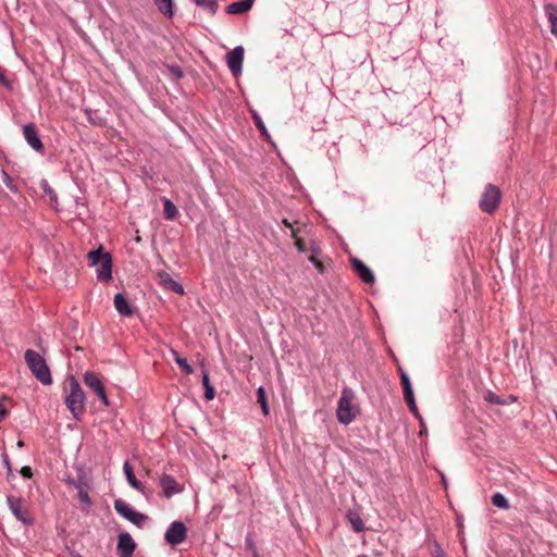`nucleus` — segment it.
I'll list each match as a JSON object with an SVG mask.
<instances>
[{
  "label": "nucleus",
  "instance_id": "46",
  "mask_svg": "<svg viewBox=\"0 0 557 557\" xmlns=\"http://www.w3.org/2000/svg\"><path fill=\"white\" fill-rule=\"evenodd\" d=\"M282 223H283L286 227H288V228H290V230H292V228H294V224H293V223H290L287 219H284V220L282 221Z\"/></svg>",
  "mask_w": 557,
  "mask_h": 557
},
{
  "label": "nucleus",
  "instance_id": "32",
  "mask_svg": "<svg viewBox=\"0 0 557 557\" xmlns=\"http://www.w3.org/2000/svg\"><path fill=\"white\" fill-rule=\"evenodd\" d=\"M7 400H9V398L5 396L0 398V422H2L9 414V410L4 405Z\"/></svg>",
  "mask_w": 557,
  "mask_h": 557
},
{
  "label": "nucleus",
  "instance_id": "40",
  "mask_svg": "<svg viewBox=\"0 0 557 557\" xmlns=\"http://www.w3.org/2000/svg\"><path fill=\"white\" fill-rule=\"evenodd\" d=\"M63 401H64V405L66 406V408L70 409L71 399H70V393L66 392V388H64Z\"/></svg>",
  "mask_w": 557,
  "mask_h": 557
},
{
  "label": "nucleus",
  "instance_id": "9",
  "mask_svg": "<svg viewBox=\"0 0 557 557\" xmlns=\"http://www.w3.org/2000/svg\"><path fill=\"white\" fill-rule=\"evenodd\" d=\"M244 52V48L242 46H237L226 54L227 66L235 77L242 74Z\"/></svg>",
  "mask_w": 557,
  "mask_h": 557
},
{
  "label": "nucleus",
  "instance_id": "14",
  "mask_svg": "<svg viewBox=\"0 0 557 557\" xmlns=\"http://www.w3.org/2000/svg\"><path fill=\"white\" fill-rule=\"evenodd\" d=\"M157 280L159 285L162 286L164 289L172 290L180 295L184 294L183 286L175 282L168 272L159 271L157 273Z\"/></svg>",
  "mask_w": 557,
  "mask_h": 557
},
{
  "label": "nucleus",
  "instance_id": "20",
  "mask_svg": "<svg viewBox=\"0 0 557 557\" xmlns=\"http://www.w3.org/2000/svg\"><path fill=\"white\" fill-rule=\"evenodd\" d=\"M544 10L552 25V33L557 37V5L549 3Z\"/></svg>",
  "mask_w": 557,
  "mask_h": 557
},
{
  "label": "nucleus",
  "instance_id": "37",
  "mask_svg": "<svg viewBox=\"0 0 557 557\" xmlns=\"http://www.w3.org/2000/svg\"><path fill=\"white\" fill-rule=\"evenodd\" d=\"M20 473L22 474L23 478L25 479H30L33 476V471H32V468L28 467V466H24L22 467V469L20 470Z\"/></svg>",
  "mask_w": 557,
  "mask_h": 557
},
{
  "label": "nucleus",
  "instance_id": "27",
  "mask_svg": "<svg viewBox=\"0 0 557 557\" xmlns=\"http://www.w3.org/2000/svg\"><path fill=\"white\" fill-rule=\"evenodd\" d=\"M404 399L407 404V406L409 407L410 411L417 417L420 419V422H421V425H423V421H422V418L421 416L419 414V411H418V407L416 405V401H414V395L413 393L409 394V395H404Z\"/></svg>",
  "mask_w": 557,
  "mask_h": 557
},
{
  "label": "nucleus",
  "instance_id": "3",
  "mask_svg": "<svg viewBox=\"0 0 557 557\" xmlns=\"http://www.w3.org/2000/svg\"><path fill=\"white\" fill-rule=\"evenodd\" d=\"M87 257L90 265H97L98 280L108 282L112 278V258L110 253L103 252L100 247L97 250L89 251Z\"/></svg>",
  "mask_w": 557,
  "mask_h": 557
},
{
  "label": "nucleus",
  "instance_id": "17",
  "mask_svg": "<svg viewBox=\"0 0 557 557\" xmlns=\"http://www.w3.org/2000/svg\"><path fill=\"white\" fill-rule=\"evenodd\" d=\"M253 2L255 0H240L232 2L225 8V11L227 14H243L251 9Z\"/></svg>",
  "mask_w": 557,
  "mask_h": 557
},
{
  "label": "nucleus",
  "instance_id": "2",
  "mask_svg": "<svg viewBox=\"0 0 557 557\" xmlns=\"http://www.w3.org/2000/svg\"><path fill=\"white\" fill-rule=\"evenodd\" d=\"M25 362L32 374L44 385L52 383L51 373L45 358L33 349H27L24 354Z\"/></svg>",
  "mask_w": 557,
  "mask_h": 557
},
{
  "label": "nucleus",
  "instance_id": "16",
  "mask_svg": "<svg viewBox=\"0 0 557 557\" xmlns=\"http://www.w3.org/2000/svg\"><path fill=\"white\" fill-rule=\"evenodd\" d=\"M114 307L116 311L125 317H131L134 313L133 306L125 299L122 294H116L114 296Z\"/></svg>",
  "mask_w": 557,
  "mask_h": 557
},
{
  "label": "nucleus",
  "instance_id": "28",
  "mask_svg": "<svg viewBox=\"0 0 557 557\" xmlns=\"http://www.w3.org/2000/svg\"><path fill=\"white\" fill-rule=\"evenodd\" d=\"M399 372H400V384L404 389V395H409V394L413 393L408 374L403 369H399Z\"/></svg>",
  "mask_w": 557,
  "mask_h": 557
},
{
  "label": "nucleus",
  "instance_id": "19",
  "mask_svg": "<svg viewBox=\"0 0 557 557\" xmlns=\"http://www.w3.org/2000/svg\"><path fill=\"white\" fill-rule=\"evenodd\" d=\"M123 470H124V473L126 475V479H127V482L129 483V485L133 486L137 491H143V484L140 483V481H138L136 479L133 468L128 461L124 462Z\"/></svg>",
  "mask_w": 557,
  "mask_h": 557
},
{
  "label": "nucleus",
  "instance_id": "15",
  "mask_svg": "<svg viewBox=\"0 0 557 557\" xmlns=\"http://www.w3.org/2000/svg\"><path fill=\"white\" fill-rule=\"evenodd\" d=\"M352 269L358 276L367 284L374 283V274L369 267H367L361 260L354 258L351 260Z\"/></svg>",
  "mask_w": 557,
  "mask_h": 557
},
{
  "label": "nucleus",
  "instance_id": "50",
  "mask_svg": "<svg viewBox=\"0 0 557 557\" xmlns=\"http://www.w3.org/2000/svg\"><path fill=\"white\" fill-rule=\"evenodd\" d=\"M253 557H258V555H257V554H255V556H253Z\"/></svg>",
  "mask_w": 557,
  "mask_h": 557
},
{
  "label": "nucleus",
  "instance_id": "11",
  "mask_svg": "<svg viewBox=\"0 0 557 557\" xmlns=\"http://www.w3.org/2000/svg\"><path fill=\"white\" fill-rule=\"evenodd\" d=\"M23 134L27 144L38 152L44 150V145L38 136V129L34 123L23 126Z\"/></svg>",
  "mask_w": 557,
  "mask_h": 557
},
{
  "label": "nucleus",
  "instance_id": "36",
  "mask_svg": "<svg viewBox=\"0 0 557 557\" xmlns=\"http://www.w3.org/2000/svg\"><path fill=\"white\" fill-rule=\"evenodd\" d=\"M59 529V532H58V536L61 537V541L64 545L65 548H69V545H67V535H66V531L65 529L63 528H58Z\"/></svg>",
  "mask_w": 557,
  "mask_h": 557
},
{
  "label": "nucleus",
  "instance_id": "18",
  "mask_svg": "<svg viewBox=\"0 0 557 557\" xmlns=\"http://www.w3.org/2000/svg\"><path fill=\"white\" fill-rule=\"evenodd\" d=\"M160 484L166 497H171L180 492L177 482L170 475H163L160 480Z\"/></svg>",
  "mask_w": 557,
  "mask_h": 557
},
{
  "label": "nucleus",
  "instance_id": "44",
  "mask_svg": "<svg viewBox=\"0 0 557 557\" xmlns=\"http://www.w3.org/2000/svg\"><path fill=\"white\" fill-rule=\"evenodd\" d=\"M314 267L315 269L320 272V273H323L325 268H324V264L321 260H319L318 262L314 263Z\"/></svg>",
  "mask_w": 557,
  "mask_h": 557
},
{
  "label": "nucleus",
  "instance_id": "41",
  "mask_svg": "<svg viewBox=\"0 0 557 557\" xmlns=\"http://www.w3.org/2000/svg\"><path fill=\"white\" fill-rule=\"evenodd\" d=\"M171 72L177 77L181 78L183 76L182 70L177 66H172Z\"/></svg>",
  "mask_w": 557,
  "mask_h": 557
},
{
  "label": "nucleus",
  "instance_id": "13",
  "mask_svg": "<svg viewBox=\"0 0 557 557\" xmlns=\"http://www.w3.org/2000/svg\"><path fill=\"white\" fill-rule=\"evenodd\" d=\"M85 395L79 384L72 377V414L77 416L84 408Z\"/></svg>",
  "mask_w": 557,
  "mask_h": 557
},
{
  "label": "nucleus",
  "instance_id": "45",
  "mask_svg": "<svg viewBox=\"0 0 557 557\" xmlns=\"http://www.w3.org/2000/svg\"><path fill=\"white\" fill-rule=\"evenodd\" d=\"M308 259L313 264L320 260L319 255H310Z\"/></svg>",
  "mask_w": 557,
  "mask_h": 557
},
{
  "label": "nucleus",
  "instance_id": "29",
  "mask_svg": "<svg viewBox=\"0 0 557 557\" xmlns=\"http://www.w3.org/2000/svg\"><path fill=\"white\" fill-rule=\"evenodd\" d=\"M197 5L202 7L210 11L211 14H214L218 10V2L215 0H194Z\"/></svg>",
  "mask_w": 557,
  "mask_h": 557
},
{
  "label": "nucleus",
  "instance_id": "1",
  "mask_svg": "<svg viewBox=\"0 0 557 557\" xmlns=\"http://www.w3.org/2000/svg\"><path fill=\"white\" fill-rule=\"evenodd\" d=\"M360 409L356 401V395L349 387L343 388L337 403L336 417L337 420L347 425L351 423L359 414Z\"/></svg>",
  "mask_w": 557,
  "mask_h": 557
},
{
  "label": "nucleus",
  "instance_id": "26",
  "mask_svg": "<svg viewBox=\"0 0 557 557\" xmlns=\"http://www.w3.org/2000/svg\"><path fill=\"white\" fill-rule=\"evenodd\" d=\"M492 504L499 508V509H504V510H507L509 509V503L507 500V498L500 494V493H495L493 496H492V499H491Z\"/></svg>",
  "mask_w": 557,
  "mask_h": 557
},
{
  "label": "nucleus",
  "instance_id": "12",
  "mask_svg": "<svg viewBox=\"0 0 557 557\" xmlns=\"http://www.w3.org/2000/svg\"><path fill=\"white\" fill-rule=\"evenodd\" d=\"M136 544L129 533H121L117 540V554L120 557H132Z\"/></svg>",
  "mask_w": 557,
  "mask_h": 557
},
{
  "label": "nucleus",
  "instance_id": "49",
  "mask_svg": "<svg viewBox=\"0 0 557 557\" xmlns=\"http://www.w3.org/2000/svg\"><path fill=\"white\" fill-rule=\"evenodd\" d=\"M75 557H82V556H81V555H77V556H75Z\"/></svg>",
  "mask_w": 557,
  "mask_h": 557
},
{
  "label": "nucleus",
  "instance_id": "39",
  "mask_svg": "<svg viewBox=\"0 0 557 557\" xmlns=\"http://www.w3.org/2000/svg\"><path fill=\"white\" fill-rule=\"evenodd\" d=\"M202 385L205 388L208 386H211L210 381H209V374L207 371H203V373H202Z\"/></svg>",
  "mask_w": 557,
  "mask_h": 557
},
{
  "label": "nucleus",
  "instance_id": "22",
  "mask_svg": "<svg viewBox=\"0 0 557 557\" xmlns=\"http://www.w3.org/2000/svg\"><path fill=\"white\" fill-rule=\"evenodd\" d=\"M163 214L166 220H174L178 214L177 208L175 205L168 198H163Z\"/></svg>",
  "mask_w": 557,
  "mask_h": 557
},
{
  "label": "nucleus",
  "instance_id": "38",
  "mask_svg": "<svg viewBox=\"0 0 557 557\" xmlns=\"http://www.w3.org/2000/svg\"><path fill=\"white\" fill-rule=\"evenodd\" d=\"M214 396H215V391L212 385L205 388V398L206 399L211 400L214 398Z\"/></svg>",
  "mask_w": 557,
  "mask_h": 557
},
{
  "label": "nucleus",
  "instance_id": "34",
  "mask_svg": "<svg viewBox=\"0 0 557 557\" xmlns=\"http://www.w3.org/2000/svg\"><path fill=\"white\" fill-rule=\"evenodd\" d=\"M295 246L300 252H306L308 248L306 242L302 238H296Z\"/></svg>",
  "mask_w": 557,
  "mask_h": 557
},
{
  "label": "nucleus",
  "instance_id": "47",
  "mask_svg": "<svg viewBox=\"0 0 557 557\" xmlns=\"http://www.w3.org/2000/svg\"><path fill=\"white\" fill-rule=\"evenodd\" d=\"M290 235H292V237H293L295 240H296V238H299V237H298V231H297V230H295V228H292V234H290Z\"/></svg>",
  "mask_w": 557,
  "mask_h": 557
},
{
  "label": "nucleus",
  "instance_id": "21",
  "mask_svg": "<svg viewBox=\"0 0 557 557\" xmlns=\"http://www.w3.org/2000/svg\"><path fill=\"white\" fill-rule=\"evenodd\" d=\"M347 519L355 532H361L364 530V523L358 512L349 510Z\"/></svg>",
  "mask_w": 557,
  "mask_h": 557
},
{
  "label": "nucleus",
  "instance_id": "8",
  "mask_svg": "<svg viewBox=\"0 0 557 557\" xmlns=\"http://www.w3.org/2000/svg\"><path fill=\"white\" fill-rule=\"evenodd\" d=\"M164 537L170 545L176 546L186 540L187 529L183 522L174 521L170 524Z\"/></svg>",
  "mask_w": 557,
  "mask_h": 557
},
{
  "label": "nucleus",
  "instance_id": "30",
  "mask_svg": "<svg viewBox=\"0 0 557 557\" xmlns=\"http://www.w3.org/2000/svg\"><path fill=\"white\" fill-rule=\"evenodd\" d=\"M484 400L490 403V404H496V405H504L505 401L498 396L496 395L495 393L491 392V391H487L484 396H483Z\"/></svg>",
  "mask_w": 557,
  "mask_h": 557
},
{
  "label": "nucleus",
  "instance_id": "7",
  "mask_svg": "<svg viewBox=\"0 0 557 557\" xmlns=\"http://www.w3.org/2000/svg\"><path fill=\"white\" fill-rule=\"evenodd\" d=\"M114 509L117 513L123 516L128 521L140 527L147 517L140 512L135 511L123 499H116L114 502Z\"/></svg>",
  "mask_w": 557,
  "mask_h": 557
},
{
  "label": "nucleus",
  "instance_id": "42",
  "mask_svg": "<svg viewBox=\"0 0 557 557\" xmlns=\"http://www.w3.org/2000/svg\"><path fill=\"white\" fill-rule=\"evenodd\" d=\"M255 124L261 132H265V127L260 117L255 119Z\"/></svg>",
  "mask_w": 557,
  "mask_h": 557
},
{
  "label": "nucleus",
  "instance_id": "23",
  "mask_svg": "<svg viewBox=\"0 0 557 557\" xmlns=\"http://www.w3.org/2000/svg\"><path fill=\"white\" fill-rule=\"evenodd\" d=\"M257 403L260 405L262 413L264 416H268L270 410H269V405H268V400H267V393L263 387H259L257 389Z\"/></svg>",
  "mask_w": 557,
  "mask_h": 557
},
{
  "label": "nucleus",
  "instance_id": "48",
  "mask_svg": "<svg viewBox=\"0 0 557 557\" xmlns=\"http://www.w3.org/2000/svg\"><path fill=\"white\" fill-rule=\"evenodd\" d=\"M17 445H18L20 447H22V446L24 445V443H23L22 441H18Z\"/></svg>",
  "mask_w": 557,
  "mask_h": 557
},
{
  "label": "nucleus",
  "instance_id": "4",
  "mask_svg": "<svg viewBox=\"0 0 557 557\" xmlns=\"http://www.w3.org/2000/svg\"><path fill=\"white\" fill-rule=\"evenodd\" d=\"M502 193L498 187L487 184L479 202V207L483 212L493 213L499 206Z\"/></svg>",
  "mask_w": 557,
  "mask_h": 557
},
{
  "label": "nucleus",
  "instance_id": "10",
  "mask_svg": "<svg viewBox=\"0 0 557 557\" xmlns=\"http://www.w3.org/2000/svg\"><path fill=\"white\" fill-rule=\"evenodd\" d=\"M85 384L95 392V394L101 398L102 403L108 406L109 401L106 395L104 386L98 375L94 372H86L84 375Z\"/></svg>",
  "mask_w": 557,
  "mask_h": 557
},
{
  "label": "nucleus",
  "instance_id": "43",
  "mask_svg": "<svg viewBox=\"0 0 557 557\" xmlns=\"http://www.w3.org/2000/svg\"><path fill=\"white\" fill-rule=\"evenodd\" d=\"M59 479L67 484H70V474L64 471L62 474L59 475Z\"/></svg>",
  "mask_w": 557,
  "mask_h": 557
},
{
  "label": "nucleus",
  "instance_id": "31",
  "mask_svg": "<svg viewBox=\"0 0 557 557\" xmlns=\"http://www.w3.org/2000/svg\"><path fill=\"white\" fill-rule=\"evenodd\" d=\"M44 190L46 196L49 197L50 203L57 208V194L46 182L44 183Z\"/></svg>",
  "mask_w": 557,
  "mask_h": 557
},
{
  "label": "nucleus",
  "instance_id": "5",
  "mask_svg": "<svg viewBox=\"0 0 557 557\" xmlns=\"http://www.w3.org/2000/svg\"><path fill=\"white\" fill-rule=\"evenodd\" d=\"M7 502L10 510L18 521H21L25 525L33 524V516L29 512L23 498L10 495L7 497Z\"/></svg>",
  "mask_w": 557,
  "mask_h": 557
},
{
  "label": "nucleus",
  "instance_id": "35",
  "mask_svg": "<svg viewBox=\"0 0 557 557\" xmlns=\"http://www.w3.org/2000/svg\"><path fill=\"white\" fill-rule=\"evenodd\" d=\"M1 457H2V461H3V465L4 467L7 468L8 470V474L10 475L12 473V468H11V463H10V458L8 456L7 453H2L1 454Z\"/></svg>",
  "mask_w": 557,
  "mask_h": 557
},
{
  "label": "nucleus",
  "instance_id": "25",
  "mask_svg": "<svg viewBox=\"0 0 557 557\" xmlns=\"http://www.w3.org/2000/svg\"><path fill=\"white\" fill-rule=\"evenodd\" d=\"M172 355L174 357L175 362L185 372V374H191L194 372L193 367L187 362V360L185 358L180 357L177 351L172 350Z\"/></svg>",
  "mask_w": 557,
  "mask_h": 557
},
{
  "label": "nucleus",
  "instance_id": "24",
  "mask_svg": "<svg viewBox=\"0 0 557 557\" xmlns=\"http://www.w3.org/2000/svg\"><path fill=\"white\" fill-rule=\"evenodd\" d=\"M154 3L157 4L159 11L162 12L164 15L169 17L173 15L172 0H154Z\"/></svg>",
  "mask_w": 557,
  "mask_h": 557
},
{
  "label": "nucleus",
  "instance_id": "33",
  "mask_svg": "<svg viewBox=\"0 0 557 557\" xmlns=\"http://www.w3.org/2000/svg\"><path fill=\"white\" fill-rule=\"evenodd\" d=\"M307 251H310V255H320L321 253V249L314 240H310Z\"/></svg>",
  "mask_w": 557,
  "mask_h": 557
},
{
  "label": "nucleus",
  "instance_id": "6",
  "mask_svg": "<svg viewBox=\"0 0 557 557\" xmlns=\"http://www.w3.org/2000/svg\"><path fill=\"white\" fill-rule=\"evenodd\" d=\"M75 487L77 490V499L79 504L78 507L82 511L88 513L92 506V502L89 497V492L91 490L89 480L79 478L78 482L75 484Z\"/></svg>",
  "mask_w": 557,
  "mask_h": 557
}]
</instances>
